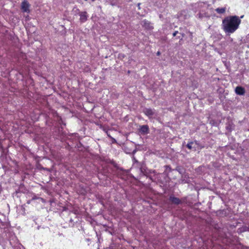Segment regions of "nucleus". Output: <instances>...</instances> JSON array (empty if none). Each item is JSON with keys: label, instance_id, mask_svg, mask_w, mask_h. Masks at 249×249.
Wrapping results in <instances>:
<instances>
[{"label": "nucleus", "instance_id": "obj_1", "mask_svg": "<svg viewBox=\"0 0 249 249\" xmlns=\"http://www.w3.org/2000/svg\"><path fill=\"white\" fill-rule=\"evenodd\" d=\"M241 20L237 16L226 17L222 21V26L225 33H233L238 28Z\"/></svg>", "mask_w": 249, "mask_h": 249}, {"label": "nucleus", "instance_id": "obj_18", "mask_svg": "<svg viewBox=\"0 0 249 249\" xmlns=\"http://www.w3.org/2000/svg\"><path fill=\"white\" fill-rule=\"evenodd\" d=\"M215 10H216L217 12H218V9H216Z\"/></svg>", "mask_w": 249, "mask_h": 249}, {"label": "nucleus", "instance_id": "obj_19", "mask_svg": "<svg viewBox=\"0 0 249 249\" xmlns=\"http://www.w3.org/2000/svg\"><path fill=\"white\" fill-rule=\"evenodd\" d=\"M92 1H94L95 0H92Z\"/></svg>", "mask_w": 249, "mask_h": 249}, {"label": "nucleus", "instance_id": "obj_16", "mask_svg": "<svg viewBox=\"0 0 249 249\" xmlns=\"http://www.w3.org/2000/svg\"><path fill=\"white\" fill-rule=\"evenodd\" d=\"M199 18L201 17V14H199Z\"/></svg>", "mask_w": 249, "mask_h": 249}, {"label": "nucleus", "instance_id": "obj_17", "mask_svg": "<svg viewBox=\"0 0 249 249\" xmlns=\"http://www.w3.org/2000/svg\"><path fill=\"white\" fill-rule=\"evenodd\" d=\"M225 66H226L227 67H228V66H227V63H226L225 64Z\"/></svg>", "mask_w": 249, "mask_h": 249}, {"label": "nucleus", "instance_id": "obj_14", "mask_svg": "<svg viewBox=\"0 0 249 249\" xmlns=\"http://www.w3.org/2000/svg\"><path fill=\"white\" fill-rule=\"evenodd\" d=\"M32 200L31 199V200H29L28 201H27V204H30L31 203V202L32 201Z\"/></svg>", "mask_w": 249, "mask_h": 249}, {"label": "nucleus", "instance_id": "obj_11", "mask_svg": "<svg viewBox=\"0 0 249 249\" xmlns=\"http://www.w3.org/2000/svg\"><path fill=\"white\" fill-rule=\"evenodd\" d=\"M225 11H226L225 7L219 8V14H223V13H225Z\"/></svg>", "mask_w": 249, "mask_h": 249}, {"label": "nucleus", "instance_id": "obj_7", "mask_svg": "<svg viewBox=\"0 0 249 249\" xmlns=\"http://www.w3.org/2000/svg\"><path fill=\"white\" fill-rule=\"evenodd\" d=\"M140 131L142 134H147L149 132V127L147 125H143L140 126Z\"/></svg>", "mask_w": 249, "mask_h": 249}, {"label": "nucleus", "instance_id": "obj_5", "mask_svg": "<svg viewBox=\"0 0 249 249\" xmlns=\"http://www.w3.org/2000/svg\"><path fill=\"white\" fill-rule=\"evenodd\" d=\"M80 21L81 22L83 23L86 22L88 19V15L87 12H80L79 13Z\"/></svg>", "mask_w": 249, "mask_h": 249}, {"label": "nucleus", "instance_id": "obj_12", "mask_svg": "<svg viewBox=\"0 0 249 249\" xmlns=\"http://www.w3.org/2000/svg\"><path fill=\"white\" fill-rule=\"evenodd\" d=\"M38 198H39V197H37L36 196H34L32 198L31 200H34L37 199H38Z\"/></svg>", "mask_w": 249, "mask_h": 249}, {"label": "nucleus", "instance_id": "obj_10", "mask_svg": "<svg viewBox=\"0 0 249 249\" xmlns=\"http://www.w3.org/2000/svg\"><path fill=\"white\" fill-rule=\"evenodd\" d=\"M194 144V142H189L187 145L186 147L190 150L192 149L193 146L192 145Z\"/></svg>", "mask_w": 249, "mask_h": 249}, {"label": "nucleus", "instance_id": "obj_3", "mask_svg": "<svg viewBox=\"0 0 249 249\" xmlns=\"http://www.w3.org/2000/svg\"><path fill=\"white\" fill-rule=\"evenodd\" d=\"M143 113L148 117L149 118H151L154 115L155 112L154 111L151 109L149 108H145L143 110Z\"/></svg>", "mask_w": 249, "mask_h": 249}, {"label": "nucleus", "instance_id": "obj_4", "mask_svg": "<svg viewBox=\"0 0 249 249\" xmlns=\"http://www.w3.org/2000/svg\"><path fill=\"white\" fill-rule=\"evenodd\" d=\"M169 200L172 204L176 205H178L182 203V201L179 198L175 197L172 195L169 196Z\"/></svg>", "mask_w": 249, "mask_h": 249}, {"label": "nucleus", "instance_id": "obj_2", "mask_svg": "<svg viewBox=\"0 0 249 249\" xmlns=\"http://www.w3.org/2000/svg\"><path fill=\"white\" fill-rule=\"evenodd\" d=\"M30 5L26 0H24L21 3V10L23 12L29 13Z\"/></svg>", "mask_w": 249, "mask_h": 249}, {"label": "nucleus", "instance_id": "obj_6", "mask_svg": "<svg viewBox=\"0 0 249 249\" xmlns=\"http://www.w3.org/2000/svg\"><path fill=\"white\" fill-rule=\"evenodd\" d=\"M235 91L237 95H243L245 93V89L240 86L237 87L235 88Z\"/></svg>", "mask_w": 249, "mask_h": 249}, {"label": "nucleus", "instance_id": "obj_15", "mask_svg": "<svg viewBox=\"0 0 249 249\" xmlns=\"http://www.w3.org/2000/svg\"><path fill=\"white\" fill-rule=\"evenodd\" d=\"M160 53L159 51L157 53V55H160Z\"/></svg>", "mask_w": 249, "mask_h": 249}, {"label": "nucleus", "instance_id": "obj_8", "mask_svg": "<svg viewBox=\"0 0 249 249\" xmlns=\"http://www.w3.org/2000/svg\"><path fill=\"white\" fill-rule=\"evenodd\" d=\"M143 27L148 30H151L153 28L152 26L151 25V23L147 20L143 21Z\"/></svg>", "mask_w": 249, "mask_h": 249}, {"label": "nucleus", "instance_id": "obj_13", "mask_svg": "<svg viewBox=\"0 0 249 249\" xmlns=\"http://www.w3.org/2000/svg\"><path fill=\"white\" fill-rule=\"evenodd\" d=\"M178 31H175V32L173 34V36H175L177 35V34H178Z\"/></svg>", "mask_w": 249, "mask_h": 249}, {"label": "nucleus", "instance_id": "obj_9", "mask_svg": "<svg viewBox=\"0 0 249 249\" xmlns=\"http://www.w3.org/2000/svg\"><path fill=\"white\" fill-rule=\"evenodd\" d=\"M249 230V228L245 226H243L238 229V233H242L246 231H248Z\"/></svg>", "mask_w": 249, "mask_h": 249}]
</instances>
